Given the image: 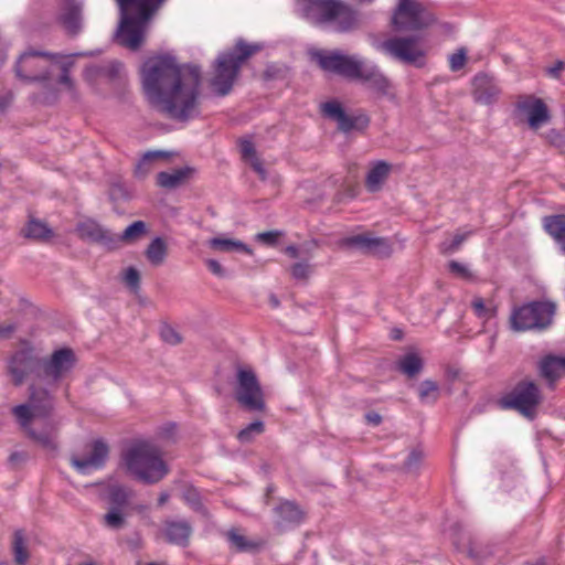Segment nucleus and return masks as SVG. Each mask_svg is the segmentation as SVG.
Here are the masks:
<instances>
[{
	"label": "nucleus",
	"instance_id": "nucleus-39",
	"mask_svg": "<svg viewBox=\"0 0 565 565\" xmlns=\"http://www.w3.org/2000/svg\"><path fill=\"white\" fill-rule=\"evenodd\" d=\"M183 499L195 512H199L205 518L210 516L209 510L203 504L196 488L188 487L183 492Z\"/></svg>",
	"mask_w": 565,
	"mask_h": 565
},
{
	"label": "nucleus",
	"instance_id": "nucleus-6",
	"mask_svg": "<svg viewBox=\"0 0 565 565\" xmlns=\"http://www.w3.org/2000/svg\"><path fill=\"white\" fill-rule=\"evenodd\" d=\"M264 49L262 43H247L238 39L235 45L218 54L213 65V76L210 86L218 96H226L233 88L241 67L245 61Z\"/></svg>",
	"mask_w": 565,
	"mask_h": 565
},
{
	"label": "nucleus",
	"instance_id": "nucleus-59",
	"mask_svg": "<svg viewBox=\"0 0 565 565\" xmlns=\"http://www.w3.org/2000/svg\"><path fill=\"white\" fill-rule=\"evenodd\" d=\"M364 418H365V422L372 426H379V425H381V423L383 420L382 416L376 412L366 413L364 415Z\"/></svg>",
	"mask_w": 565,
	"mask_h": 565
},
{
	"label": "nucleus",
	"instance_id": "nucleus-54",
	"mask_svg": "<svg viewBox=\"0 0 565 565\" xmlns=\"http://www.w3.org/2000/svg\"><path fill=\"white\" fill-rule=\"evenodd\" d=\"M109 195L111 200H121L128 198V192L124 185L119 183H114L110 188Z\"/></svg>",
	"mask_w": 565,
	"mask_h": 565
},
{
	"label": "nucleus",
	"instance_id": "nucleus-10",
	"mask_svg": "<svg viewBox=\"0 0 565 565\" xmlns=\"http://www.w3.org/2000/svg\"><path fill=\"white\" fill-rule=\"evenodd\" d=\"M556 306L551 301H532L515 308L510 317V326L514 331L546 329L553 321Z\"/></svg>",
	"mask_w": 565,
	"mask_h": 565
},
{
	"label": "nucleus",
	"instance_id": "nucleus-20",
	"mask_svg": "<svg viewBox=\"0 0 565 565\" xmlns=\"http://www.w3.org/2000/svg\"><path fill=\"white\" fill-rule=\"evenodd\" d=\"M77 235L83 241L96 243L107 247L109 250L118 248L117 236L108 228L102 226L95 220L88 218L77 224Z\"/></svg>",
	"mask_w": 565,
	"mask_h": 565
},
{
	"label": "nucleus",
	"instance_id": "nucleus-49",
	"mask_svg": "<svg viewBox=\"0 0 565 565\" xmlns=\"http://www.w3.org/2000/svg\"><path fill=\"white\" fill-rule=\"evenodd\" d=\"M471 307L475 311V313L479 317V318H490L492 315H491V310L488 309L484 305V301L482 298L480 297H476L472 302H471Z\"/></svg>",
	"mask_w": 565,
	"mask_h": 565
},
{
	"label": "nucleus",
	"instance_id": "nucleus-16",
	"mask_svg": "<svg viewBox=\"0 0 565 565\" xmlns=\"http://www.w3.org/2000/svg\"><path fill=\"white\" fill-rule=\"evenodd\" d=\"M8 372L12 376V383L20 386L29 375L34 374L38 377L41 372V358L32 347L22 348L10 358Z\"/></svg>",
	"mask_w": 565,
	"mask_h": 565
},
{
	"label": "nucleus",
	"instance_id": "nucleus-63",
	"mask_svg": "<svg viewBox=\"0 0 565 565\" xmlns=\"http://www.w3.org/2000/svg\"><path fill=\"white\" fill-rule=\"evenodd\" d=\"M277 73H278V68L275 67L274 65H269L264 71L263 77L265 81H271V79L276 78Z\"/></svg>",
	"mask_w": 565,
	"mask_h": 565
},
{
	"label": "nucleus",
	"instance_id": "nucleus-1",
	"mask_svg": "<svg viewBox=\"0 0 565 565\" xmlns=\"http://www.w3.org/2000/svg\"><path fill=\"white\" fill-rule=\"evenodd\" d=\"M140 73L148 102L164 117L188 122L200 116V66H180L175 57L166 54L148 58Z\"/></svg>",
	"mask_w": 565,
	"mask_h": 565
},
{
	"label": "nucleus",
	"instance_id": "nucleus-9",
	"mask_svg": "<svg viewBox=\"0 0 565 565\" xmlns=\"http://www.w3.org/2000/svg\"><path fill=\"white\" fill-rule=\"evenodd\" d=\"M234 398L246 412L263 413L266 411L265 394L252 367L237 365Z\"/></svg>",
	"mask_w": 565,
	"mask_h": 565
},
{
	"label": "nucleus",
	"instance_id": "nucleus-40",
	"mask_svg": "<svg viewBox=\"0 0 565 565\" xmlns=\"http://www.w3.org/2000/svg\"><path fill=\"white\" fill-rule=\"evenodd\" d=\"M103 524L110 530H121L126 526V515L122 510L109 508L108 512L103 516Z\"/></svg>",
	"mask_w": 565,
	"mask_h": 565
},
{
	"label": "nucleus",
	"instance_id": "nucleus-27",
	"mask_svg": "<svg viewBox=\"0 0 565 565\" xmlns=\"http://www.w3.org/2000/svg\"><path fill=\"white\" fill-rule=\"evenodd\" d=\"M392 166L383 160L372 163L365 178V188L370 192H377L390 175Z\"/></svg>",
	"mask_w": 565,
	"mask_h": 565
},
{
	"label": "nucleus",
	"instance_id": "nucleus-38",
	"mask_svg": "<svg viewBox=\"0 0 565 565\" xmlns=\"http://www.w3.org/2000/svg\"><path fill=\"white\" fill-rule=\"evenodd\" d=\"M265 431V424L263 420H255L248 424L245 428L241 429L236 438L242 444L252 443L256 436L262 435Z\"/></svg>",
	"mask_w": 565,
	"mask_h": 565
},
{
	"label": "nucleus",
	"instance_id": "nucleus-15",
	"mask_svg": "<svg viewBox=\"0 0 565 565\" xmlns=\"http://www.w3.org/2000/svg\"><path fill=\"white\" fill-rule=\"evenodd\" d=\"M514 115L521 120H526L529 127L537 130L551 120L547 105L542 98L534 95H521L514 106Z\"/></svg>",
	"mask_w": 565,
	"mask_h": 565
},
{
	"label": "nucleus",
	"instance_id": "nucleus-37",
	"mask_svg": "<svg viewBox=\"0 0 565 565\" xmlns=\"http://www.w3.org/2000/svg\"><path fill=\"white\" fill-rule=\"evenodd\" d=\"M12 553L17 565H25L30 554L25 544V536L23 530H17L13 533Z\"/></svg>",
	"mask_w": 565,
	"mask_h": 565
},
{
	"label": "nucleus",
	"instance_id": "nucleus-31",
	"mask_svg": "<svg viewBox=\"0 0 565 565\" xmlns=\"http://www.w3.org/2000/svg\"><path fill=\"white\" fill-rule=\"evenodd\" d=\"M424 367L423 359L416 353H407L397 362V370L409 379L416 377Z\"/></svg>",
	"mask_w": 565,
	"mask_h": 565
},
{
	"label": "nucleus",
	"instance_id": "nucleus-53",
	"mask_svg": "<svg viewBox=\"0 0 565 565\" xmlns=\"http://www.w3.org/2000/svg\"><path fill=\"white\" fill-rule=\"evenodd\" d=\"M29 459V454L26 451H14L9 456V463L15 468L21 463L25 462Z\"/></svg>",
	"mask_w": 565,
	"mask_h": 565
},
{
	"label": "nucleus",
	"instance_id": "nucleus-48",
	"mask_svg": "<svg viewBox=\"0 0 565 565\" xmlns=\"http://www.w3.org/2000/svg\"><path fill=\"white\" fill-rule=\"evenodd\" d=\"M281 236L282 232L280 231H268L257 234V239L268 246H274Z\"/></svg>",
	"mask_w": 565,
	"mask_h": 565
},
{
	"label": "nucleus",
	"instance_id": "nucleus-33",
	"mask_svg": "<svg viewBox=\"0 0 565 565\" xmlns=\"http://www.w3.org/2000/svg\"><path fill=\"white\" fill-rule=\"evenodd\" d=\"M134 492L131 489L120 486L113 484L108 488V501L111 509L124 510L128 503Z\"/></svg>",
	"mask_w": 565,
	"mask_h": 565
},
{
	"label": "nucleus",
	"instance_id": "nucleus-45",
	"mask_svg": "<svg viewBox=\"0 0 565 565\" xmlns=\"http://www.w3.org/2000/svg\"><path fill=\"white\" fill-rule=\"evenodd\" d=\"M160 335L166 343H169L171 345H177L182 342L181 334L169 324H164L161 327Z\"/></svg>",
	"mask_w": 565,
	"mask_h": 565
},
{
	"label": "nucleus",
	"instance_id": "nucleus-46",
	"mask_svg": "<svg viewBox=\"0 0 565 565\" xmlns=\"http://www.w3.org/2000/svg\"><path fill=\"white\" fill-rule=\"evenodd\" d=\"M125 284L134 291L140 288V273L135 267H128L124 276Z\"/></svg>",
	"mask_w": 565,
	"mask_h": 565
},
{
	"label": "nucleus",
	"instance_id": "nucleus-23",
	"mask_svg": "<svg viewBox=\"0 0 565 565\" xmlns=\"http://www.w3.org/2000/svg\"><path fill=\"white\" fill-rule=\"evenodd\" d=\"M162 534L167 543L188 547L193 535V526L188 520L167 519L162 524Z\"/></svg>",
	"mask_w": 565,
	"mask_h": 565
},
{
	"label": "nucleus",
	"instance_id": "nucleus-30",
	"mask_svg": "<svg viewBox=\"0 0 565 565\" xmlns=\"http://www.w3.org/2000/svg\"><path fill=\"white\" fill-rule=\"evenodd\" d=\"M241 153L243 160L250 164L252 169L258 174L262 181H265L267 179V171L250 140L245 139L241 141Z\"/></svg>",
	"mask_w": 565,
	"mask_h": 565
},
{
	"label": "nucleus",
	"instance_id": "nucleus-52",
	"mask_svg": "<svg viewBox=\"0 0 565 565\" xmlns=\"http://www.w3.org/2000/svg\"><path fill=\"white\" fill-rule=\"evenodd\" d=\"M205 264H206L209 270L213 275H215L220 278H223L226 276L225 269L222 267V265L216 259H206Z\"/></svg>",
	"mask_w": 565,
	"mask_h": 565
},
{
	"label": "nucleus",
	"instance_id": "nucleus-50",
	"mask_svg": "<svg viewBox=\"0 0 565 565\" xmlns=\"http://www.w3.org/2000/svg\"><path fill=\"white\" fill-rule=\"evenodd\" d=\"M448 268L450 273L456 274L465 279H470L472 276L470 270L463 264L457 260H450L448 264Z\"/></svg>",
	"mask_w": 565,
	"mask_h": 565
},
{
	"label": "nucleus",
	"instance_id": "nucleus-58",
	"mask_svg": "<svg viewBox=\"0 0 565 565\" xmlns=\"http://www.w3.org/2000/svg\"><path fill=\"white\" fill-rule=\"evenodd\" d=\"M546 138H547L548 142L554 146H561L563 143V136L555 129H551L546 134Z\"/></svg>",
	"mask_w": 565,
	"mask_h": 565
},
{
	"label": "nucleus",
	"instance_id": "nucleus-24",
	"mask_svg": "<svg viewBox=\"0 0 565 565\" xmlns=\"http://www.w3.org/2000/svg\"><path fill=\"white\" fill-rule=\"evenodd\" d=\"M276 526L284 530L287 526L298 525L305 519V512L295 501L285 500L274 509Z\"/></svg>",
	"mask_w": 565,
	"mask_h": 565
},
{
	"label": "nucleus",
	"instance_id": "nucleus-22",
	"mask_svg": "<svg viewBox=\"0 0 565 565\" xmlns=\"http://www.w3.org/2000/svg\"><path fill=\"white\" fill-rule=\"evenodd\" d=\"M89 455L83 458L73 456L71 458V465L81 473H87L92 469H100L105 466L108 456L109 447L102 440L96 439L89 445Z\"/></svg>",
	"mask_w": 565,
	"mask_h": 565
},
{
	"label": "nucleus",
	"instance_id": "nucleus-60",
	"mask_svg": "<svg viewBox=\"0 0 565 565\" xmlns=\"http://www.w3.org/2000/svg\"><path fill=\"white\" fill-rule=\"evenodd\" d=\"M172 156L169 151L156 150L146 152V159H150L151 161L154 159H169Z\"/></svg>",
	"mask_w": 565,
	"mask_h": 565
},
{
	"label": "nucleus",
	"instance_id": "nucleus-11",
	"mask_svg": "<svg viewBox=\"0 0 565 565\" xmlns=\"http://www.w3.org/2000/svg\"><path fill=\"white\" fill-rule=\"evenodd\" d=\"M379 47L385 55L404 65L417 68L426 65V50L422 46L418 36H391L384 40Z\"/></svg>",
	"mask_w": 565,
	"mask_h": 565
},
{
	"label": "nucleus",
	"instance_id": "nucleus-13",
	"mask_svg": "<svg viewBox=\"0 0 565 565\" xmlns=\"http://www.w3.org/2000/svg\"><path fill=\"white\" fill-rule=\"evenodd\" d=\"M424 13L423 6L416 0H399L391 22L396 31H419L431 22Z\"/></svg>",
	"mask_w": 565,
	"mask_h": 565
},
{
	"label": "nucleus",
	"instance_id": "nucleus-5",
	"mask_svg": "<svg viewBox=\"0 0 565 565\" xmlns=\"http://www.w3.org/2000/svg\"><path fill=\"white\" fill-rule=\"evenodd\" d=\"M120 20L116 33L118 44L129 50H138L145 36V30L166 0H115Z\"/></svg>",
	"mask_w": 565,
	"mask_h": 565
},
{
	"label": "nucleus",
	"instance_id": "nucleus-17",
	"mask_svg": "<svg viewBox=\"0 0 565 565\" xmlns=\"http://www.w3.org/2000/svg\"><path fill=\"white\" fill-rule=\"evenodd\" d=\"M321 108L326 117L337 121L338 130L343 134H349L353 130L362 132L371 122L369 115L364 111L348 115L342 105L337 100L326 102Z\"/></svg>",
	"mask_w": 565,
	"mask_h": 565
},
{
	"label": "nucleus",
	"instance_id": "nucleus-2",
	"mask_svg": "<svg viewBox=\"0 0 565 565\" xmlns=\"http://www.w3.org/2000/svg\"><path fill=\"white\" fill-rule=\"evenodd\" d=\"M53 411V394L46 387L31 384L28 402L14 406L12 414L31 440L45 451L56 454L58 423L50 418Z\"/></svg>",
	"mask_w": 565,
	"mask_h": 565
},
{
	"label": "nucleus",
	"instance_id": "nucleus-3",
	"mask_svg": "<svg viewBox=\"0 0 565 565\" xmlns=\"http://www.w3.org/2000/svg\"><path fill=\"white\" fill-rule=\"evenodd\" d=\"M313 60L322 71L350 81H358L377 97H394L391 79L377 65H366L358 56L347 55L340 51H317L313 54Z\"/></svg>",
	"mask_w": 565,
	"mask_h": 565
},
{
	"label": "nucleus",
	"instance_id": "nucleus-47",
	"mask_svg": "<svg viewBox=\"0 0 565 565\" xmlns=\"http://www.w3.org/2000/svg\"><path fill=\"white\" fill-rule=\"evenodd\" d=\"M467 53L465 49H459L456 53L451 54L449 57V66L452 72L460 71L466 63Z\"/></svg>",
	"mask_w": 565,
	"mask_h": 565
},
{
	"label": "nucleus",
	"instance_id": "nucleus-34",
	"mask_svg": "<svg viewBox=\"0 0 565 565\" xmlns=\"http://www.w3.org/2000/svg\"><path fill=\"white\" fill-rule=\"evenodd\" d=\"M168 254V246L166 241L162 237H156L153 238L149 245L147 246L145 250V255L147 259L152 264L153 266L161 265Z\"/></svg>",
	"mask_w": 565,
	"mask_h": 565
},
{
	"label": "nucleus",
	"instance_id": "nucleus-4",
	"mask_svg": "<svg viewBox=\"0 0 565 565\" xmlns=\"http://www.w3.org/2000/svg\"><path fill=\"white\" fill-rule=\"evenodd\" d=\"M299 15L319 28L348 33L360 26V13L344 0H296Z\"/></svg>",
	"mask_w": 565,
	"mask_h": 565
},
{
	"label": "nucleus",
	"instance_id": "nucleus-19",
	"mask_svg": "<svg viewBox=\"0 0 565 565\" xmlns=\"http://www.w3.org/2000/svg\"><path fill=\"white\" fill-rule=\"evenodd\" d=\"M341 244L347 248L356 249L380 258L390 257L393 250L387 238L373 237L369 233L345 237L342 239Z\"/></svg>",
	"mask_w": 565,
	"mask_h": 565
},
{
	"label": "nucleus",
	"instance_id": "nucleus-51",
	"mask_svg": "<svg viewBox=\"0 0 565 565\" xmlns=\"http://www.w3.org/2000/svg\"><path fill=\"white\" fill-rule=\"evenodd\" d=\"M150 159H146V153L135 167V175L139 179H143L150 172Z\"/></svg>",
	"mask_w": 565,
	"mask_h": 565
},
{
	"label": "nucleus",
	"instance_id": "nucleus-64",
	"mask_svg": "<svg viewBox=\"0 0 565 565\" xmlns=\"http://www.w3.org/2000/svg\"><path fill=\"white\" fill-rule=\"evenodd\" d=\"M285 254L291 258H298L301 256L300 248L295 245H289L285 248Z\"/></svg>",
	"mask_w": 565,
	"mask_h": 565
},
{
	"label": "nucleus",
	"instance_id": "nucleus-8",
	"mask_svg": "<svg viewBox=\"0 0 565 565\" xmlns=\"http://www.w3.org/2000/svg\"><path fill=\"white\" fill-rule=\"evenodd\" d=\"M542 402L543 395L540 386L533 380L523 379L498 399V406L501 409L515 411L524 417L533 419L536 408Z\"/></svg>",
	"mask_w": 565,
	"mask_h": 565
},
{
	"label": "nucleus",
	"instance_id": "nucleus-56",
	"mask_svg": "<svg viewBox=\"0 0 565 565\" xmlns=\"http://www.w3.org/2000/svg\"><path fill=\"white\" fill-rule=\"evenodd\" d=\"M122 68V64L119 62H113L110 63L104 71L105 75L110 78L115 79L119 76V73Z\"/></svg>",
	"mask_w": 565,
	"mask_h": 565
},
{
	"label": "nucleus",
	"instance_id": "nucleus-25",
	"mask_svg": "<svg viewBox=\"0 0 565 565\" xmlns=\"http://www.w3.org/2000/svg\"><path fill=\"white\" fill-rule=\"evenodd\" d=\"M540 376L545 379L551 388H554L557 380L565 373V356L548 354L539 364Z\"/></svg>",
	"mask_w": 565,
	"mask_h": 565
},
{
	"label": "nucleus",
	"instance_id": "nucleus-18",
	"mask_svg": "<svg viewBox=\"0 0 565 565\" xmlns=\"http://www.w3.org/2000/svg\"><path fill=\"white\" fill-rule=\"evenodd\" d=\"M56 21L66 35L77 36L84 29V2L82 0H62Z\"/></svg>",
	"mask_w": 565,
	"mask_h": 565
},
{
	"label": "nucleus",
	"instance_id": "nucleus-55",
	"mask_svg": "<svg viewBox=\"0 0 565 565\" xmlns=\"http://www.w3.org/2000/svg\"><path fill=\"white\" fill-rule=\"evenodd\" d=\"M565 70V62L556 61L554 65L546 68V74L552 78H559L561 73Z\"/></svg>",
	"mask_w": 565,
	"mask_h": 565
},
{
	"label": "nucleus",
	"instance_id": "nucleus-32",
	"mask_svg": "<svg viewBox=\"0 0 565 565\" xmlns=\"http://www.w3.org/2000/svg\"><path fill=\"white\" fill-rule=\"evenodd\" d=\"M209 246L217 252L237 250L248 255L253 253V250L242 241L226 237H213L209 241Z\"/></svg>",
	"mask_w": 565,
	"mask_h": 565
},
{
	"label": "nucleus",
	"instance_id": "nucleus-43",
	"mask_svg": "<svg viewBox=\"0 0 565 565\" xmlns=\"http://www.w3.org/2000/svg\"><path fill=\"white\" fill-rule=\"evenodd\" d=\"M424 459V452L419 448L413 449L404 461V470L407 472L416 471Z\"/></svg>",
	"mask_w": 565,
	"mask_h": 565
},
{
	"label": "nucleus",
	"instance_id": "nucleus-57",
	"mask_svg": "<svg viewBox=\"0 0 565 565\" xmlns=\"http://www.w3.org/2000/svg\"><path fill=\"white\" fill-rule=\"evenodd\" d=\"M318 247V242L316 239H312L310 242H307L301 245L300 247V254L301 256L310 257L312 252Z\"/></svg>",
	"mask_w": 565,
	"mask_h": 565
},
{
	"label": "nucleus",
	"instance_id": "nucleus-29",
	"mask_svg": "<svg viewBox=\"0 0 565 565\" xmlns=\"http://www.w3.org/2000/svg\"><path fill=\"white\" fill-rule=\"evenodd\" d=\"M543 227L554 238L561 252L565 254V214L545 216Z\"/></svg>",
	"mask_w": 565,
	"mask_h": 565
},
{
	"label": "nucleus",
	"instance_id": "nucleus-61",
	"mask_svg": "<svg viewBox=\"0 0 565 565\" xmlns=\"http://www.w3.org/2000/svg\"><path fill=\"white\" fill-rule=\"evenodd\" d=\"M15 330L17 326L14 323L0 326V339H10Z\"/></svg>",
	"mask_w": 565,
	"mask_h": 565
},
{
	"label": "nucleus",
	"instance_id": "nucleus-42",
	"mask_svg": "<svg viewBox=\"0 0 565 565\" xmlns=\"http://www.w3.org/2000/svg\"><path fill=\"white\" fill-rule=\"evenodd\" d=\"M472 231L466 233H457L450 243L443 242L439 246V250L443 255H450L457 252L461 244L471 235Z\"/></svg>",
	"mask_w": 565,
	"mask_h": 565
},
{
	"label": "nucleus",
	"instance_id": "nucleus-26",
	"mask_svg": "<svg viewBox=\"0 0 565 565\" xmlns=\"http://www.w3.org/2000/svg\"><path fill=\"white\" fill-rule=\"evenodd\" d=\"M194 172L191 167H183L172 171H161L157 174V185L172 190L181 186Z\"/></svg>",
	"mask_w": 565,
	"mask_h": 565
},
{
	"label": "nucleus",
	"instance_id": "nucleus-12",
	"mask_svg": "<svg viewBox=\"0 0 565 565\" xmlns=\"http://www.w3.org/2000/svg\"><path fill=\"white\" fill-rule=\"evenodd\" d=\"M76 356L71 348L55 350L49 359H41L38 380L46 385H56L75 365Z\"/></svg>",
	"mask_w": 565,
	"mask_h": 565
},
{
	"label": "nucleus",
	"instance_id": "nucleus-28",
	"mask_svg": "<svg viewBox=\"0 0 565 565\" xmlns=\"http://www.w3.org/2000/svg\"><path fill=\"white\" fill-rule=\"evenodd\" d=\"M21 235L31 241L46 243L54 237V232L46 222L31 217L21 230Z\"/></svg>",
	"mask_w": 565,
	"mask_h": 565
},
{
	"label": "nucleus",
	"instance_id": "nucleus-14",
	"mask_svg": "<svg viewBox=\"0 0 565 565\" xmlns=\"http://www.w3.org/2000/svg\"><path fill=\"white\" fill-rule=\"evenodd\" d=\"M38 58H44L46 63L54 60L55 55L44 51H25L15 63L14 72L17 77L28 83L47 81L50 78L47 66Z\"/></svg>",
	"mask_w": 565,
	"mask_h": 565
},
{
	"label": "nucleus",
	"instance_id": "nucleus-44",
	"mask_svg": "<svg viewBox=\"0 0 565 565\" xmlns=\"http://www.w3.org/2000/svg\"><path fill=\"white\" fill-rule=\"evenodd\" d=\"M311 273L312 267L307 262H298L290 267V274L297 280H307Z\"/></svg>",
	"mask_w": 565,
	"mask_h": 565
},
{
	"label": "nucleus",
	"instance_id": "nucleus-35",
	"mask_svg": "<svg viewBox=\"0 0 565 565\" xmlns=\"http://www.w3.org/2000/svg\"><path fill=\"white\" fill-rule=\"evenodd\" d=\"M227 541L231 547L236 552H255L259 547V543L248 540L246 536L238 533L236 529H231L226 533Z\"/></svg>",
	"mask_w": 565,
	"mask_h": 565
},
{
	"label": "nucleus",
	"instance_id": "nucleus-7",
	"mask_svg": "<svg viewBox=\"0 0 565 565\" xmlns=\"http://www.w3.org/2000/svg\"><path fill=\"white\" fill-rule=\"evenodd\" d=\"M127 470L147 484L158 483L169 472L159 449L147 441L132 445L124 455Z\"/></svg>",
	"mask_w": 565,
	"mask_h": 565
},
{
	"label": "nucleus",
	"instance_id": "nucleus-21",
	"mask_svg": "<svg viewBox=\"0 0 565 565\" xmlns=\"http://www.w3.org/2000/svg\"><path fill=\"white\" fill-rule=\"evenodd\" d=\"M502 90L498 81L486 73H478L472 78V97L477 104L492 105L499 100Z\"/></svg>",
	"mask_w": 565,
	"mask_h": 565
},
{
	"label": "nucleus",
	"instance_id": "nucleus-41",
	"mask_svg": "<svg viewBox=\"0 0 565 565\" xmlns=\"http://www.w3.org/2000/svg\"><path fill=\"white\" fill-rule=\"evenodd\" d=\"M418 395L423 403L437 402V399L439 397V386H438L437 382L431 381V380L423 381L418 388Z\"/></svg>",
	"mask_w": 565,
	"mask_h": 565
},
{
	"label": "nucleus",
	"instance_id": "nucleus-62",
	"mask_svg": "<svg viewBox=\"0 0 565 565\" xmlns=\"http://www.w3.org/2000/svg\"><path fill=\"white\" fill-rule=\"evenodd\" d=\"M58 82L61 84L67 85L68 87L73 86V82L70 76L68 67L66 65L62 66V73H61Z\"/></svg>",
	"mask_w": 565,
	"mask_h": 565
},
{
	"label": "nucleus",
	"instance_id": "nucleus-36",
	"mask_svg": "<svg viewBox=\"0 0 565 565\" xmlns=\"http://www.w3.org/2000/svg\"><path fill=\"white\" fill-rule=\"evenodd\" d=\"M148 233V226L143 221H135L121 235L117 236L118 247L120 243L124 244H134L143 237Z\"/></svg>",
	"mask_w": 565,
	"mask_h": 565
}]
</instances>
